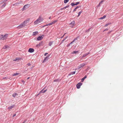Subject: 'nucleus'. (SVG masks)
<instances>
[{
  "label": "nucleus",
  "mask_w": 123,
  "mask_h": 123,
  "mask_svg": "<svg viewBox=\"0 0 123 123\" xmlns=\"http://www.w3.org/2000/svg\"><path fill=\"white\" fill-rule=\"evenodd\" d=\"M42 21V18L40 16H39L38 18L34 22V24L37 25L41 22Z\"/></svg>",
  "instance_id": "nucleus-1"
},
{
  "label": "nucleus",
  "mask_w": 123,
  "mask_h": 123,
  "mask_svg": "<svg viewBox=\"0 0 123 123\" xmlns=\"http://www.w3.org/2000/svg\"><path fill=\"white\" fill-rule=\"evenodd\" d=\"M8 35V34H6L4 35H3V34L1 35L0 37V40H4L7 37Z\"/></svg>",
  "instance_id": "nucleus-2"
},
{
  "label": "nucleus",
  "mask_w": 123,
  "mask_h": 123,
  "mask_svg": "<svg viewBox=\"0 0 123 123\" xmlns=\"http://www.w3.org/2000/svg\"><path fill=\"white\" fill-rule=\"evenodd\" d=\"M30 6V5L29 4H27L25 5L22 8V11L25 10L26 8H28Z\"/></svg>",
  "instance_id": "nucleus-3"
},
{
  "label": "nucleus",
  "mask_w": 123,
  "mask_h": 123,
  "mask_svg": "<svg viewBox=\"0 0 123 123\" xmlns=\"http://www.w3.org/2000/svg\"><path fill=\"white\" fill-rule=\"evenodd\" d=\"M82 85V83L81 82L78 83L76 85V88L79 89L80 88L81 86Z\"/></svg>",
  "instance_id": "nucleus-4"
},
{
  "label": "nucleus",
  "mask_w": 123,
  "mask_h": 123,
  "mask_svg": "<svg viewBox=\"0 0 123 123\" xmlns=\"http://www.w3.org/2000/svg\"><path fill=\"white\" fill-rule=\"evenodd\" d=\"M85 65V63H83L82 64H80L79 66H78V69H79L80 68H82L83 66Z\"/></svg>",
  "instance_id": "nucleus-5"
},
{
  "label": "nucleus",
  "mask_w": 123,
  "mask_h": 123,
  "mask_svg": "<svg viewBox=\"0 0 123 123\" xmlns=\"http://www.w3.org/2000/svg\"><path fill=\"white\" fill-rule=\"evenodd\" d=\"M24 26H25V25H23L22 23L21 25H19L17 27V28L18 29H20L23 28Z\"/></svg>",
  "instance_id": "nucleus-6"
},
{
  "label": "nucleus",
  "mask_w": 123,
  "mask_h": 123,
  "mask_svg": "<svg viewBox=\"0 0 123 123\" xmlns=\"http://www.w3.org/2000/svg\"><path fill=\"white\" fill-rule=\"evenodd\" d=\"M34 51V50L33 48H30L29 49L28 52H29L32 53Z\"/></svg>",
  "instance_id": "nucleus-7"
},
{
  "label": "nucleus",
  "mask_w": 123,
  "mask_h": 123,
  "mask_svg": "<svg viewBox=\"0 0 123 123\" xmlns=\"http://www.w3.org/2000/svg\"><path fill=\"white\" fill-rule=\"evenodd\" d=\"M29 21L28 20H26L25 21H24L22 23V24L23 25H25V26L27 25V24L28 23V22Z\"/></svg>",
  "instance_id": "nucleus-8"
},
{
  "label": "nucleus",
  "mask_w": 123,
  "mask_h": 123,
  "mask_svg": "<svg viewBox=\"0 0 123 123\" xmlns=\"http://www.w3.org/2000/svg\"><path fill=\"white\" fill-rule=\"evenodd\" d=\"M90 53V52H88V53H85L81 57L82 58H84V57H85L87 55H88Z\"/></svg>",
  "instance_id": "nucleus-9"
},
{
  "label": "nucleus",
  "mask_w": 123,
  "mask_h": 123,
  "mask_svg": "<svg viewBox=\"0 0 123 123\" xmlns=\"http://www.w3.org/2000/svg\"><path fill=\"white\" fill-rule=\"evenodd\" d=\"M43 38V37H42V36H40L37 38V39L38 41H40Z\"/></svg>",
  "instance_id": "nucleus-10"
},
{
  "label": "nucleus",
  "mask_w": 123,
  "mask_h": 123,
  "mask_svg": "<svg viewBox=\"0 0 123 123\" xmlns=\"http://www.w3.org/2000/svg\"><path fill=\"white\" fill-rule=\"evenodd\" d=\"M47 90L46 89V90H44V89H42L41 91L40 92V93H45L46 92V91Z\"/></svg>",
  "instance_id": "nucleus-11"
},
{
  "label": "nucleus",
  "mask_w": 123,
  "mask_h": 123,
  "mask_svg": "<svg viewBox=\"0 0 123 123\" xmlns=\"http://www.w3.org/2000/svg\"><path fill=\"white\" fill-rule=\"evenodd\" d=\"M69 5H68L66 6H65V7H64L63 8H61L60 9L61 10H63L64 9H66V8H68L69 7Z\"/></svg>",
  "instance_id": "nucleus-12"
},
{
  "label": "nucleus",
  "mask_w": 123,
  "mask_h": 123,
  "mask_svg": "<svg viewBox=\"0 0 123 123\" xmlns=\"http://www.w3.org/2000/svg\"><path fill=\"white\" fill-rule=\"evenodd\" d=\"M87 78V76L86 75H85V76L82 78L81 79V82H83L84 80L85 79H86Z\"/></svg>",
  "instance_id": "nucleus-13"
},
{
  "label": "nucleus",
  "mask_w": 123,
  "mask_h": 123,
  "mask_svg": "<svg viewBox=\"0 0 123 123\" xmlns=\"http://www.w3.org/2000/svg\"><path fill=\"white\" fill-rule=\"evenodd\" d=\"M38 34V31H35L33 33V34L32 35V36H36L37 34Z\"/></svg>",
  "instance_id": "nucleus-14"
},
{
  "label": "nucleus",
  "mask_w": 123,
  "mask_h": 123,
  "mask_svg": "<svg viewBox=\"0 0 123 123\" xmlns=\"http://www.w3.org/2000/svg\"><path fill=\"white\" fill-rule=\"evenodd\" d=\"M14 105H13L10 106H9L8 107L7 109H12L13 108L14 106Z\"/></svg>",
  "instance_id": "nucleus-15"
},
{
  "label": "nucleus",
  "mask_w": 123,
  "mask_h": 123,
  "mask_svg": "<svg viewBox=\"0 0 123 123\" xmlns=\"http://www.w3.org/2000/svg\"><path fill=\"white\" fill-rule=\"evenodd\" d=\"M75 71L72 72H70L69 74L68 75H70L71 74H75Z\"/></svg>",
  "instance_id": "nucleus-16"
},
{
  "label": "nucleus",
  "mask_w": 123,
  "mask_h": 123,
  "mask_svg": "<svg viewBox=\"0 0 123 123\" xmlns=\"http://www.w3.org/2000/svg\"><path fill=\"white\" fill-rule=\"evenodd\" d=\"M81 7V6H77L74 9V10L73 11V12H74L75 11H76V9H77L78 8H79V7Z\"/></svg>",
  "instance_id": "nucleus-17"
},
{
  "label": "nucleus",
  "mask_w": 123,
  "mask_h": 123,
  "mask_svg": "<svg viewBox=\"0 0 123 123\" xmlns=\"http://www.w3.org/2000/svg\"><path fill=\"white\" fill-rule=\"evenodd\" d=\"M61 80H60L59 79H58L56 80H55L53 81L54 82H59Z\"/></svg>",
  "instance_id": "nucleus-18"
},
{
  "label": "nucleus",
  "mask_w": 123,
  "mask_h": 123,
  "mask_svg": "<svg viewBox=\"0 0 123 123\" xmlns=\"http://www.w3.org/2000/svg\"><path fill=\"white\" fill-rule=\"evenodd\" d=\"M68 37V36H67L65 37L62 40V42L60 43V45Z\"/></svg>",
  "instance_id": "nucleus-19"
},
{
  "label": "nucleus",
  "mask_w": 123,
  "mask_h": 123,
  "mask_svg": "<svg viewBox=\"0 0 123 123\" xmlns=\"http://www.w3.org/2000/svg\"><path fill=\"white\" fill-rule=\"evenodd\" d=\"M9 46H8L6 45H5V46H4L3 47V48L4 49H9Z\"/></svg>",
  "instance_id": "nucleus-20"
},
{
  "label": "nucleus",
  "mask_w": 123,
  "mask_h": 123,
  "mask_svg": "<svg viewBox=\"0 0 123 123\" xmlns=\"http://www.w3.org/2000/svg\"><path fill=\"white\" fill-rule=\"evenodd\" d=\"M106 17V15H104L103 17H102L100 18H99V19H102L105 18Z\"/></svg>",
  "instance_id": "nucleus-21"
},
{
  "label": "nucleus",
  "mask_w": 123,
  "mask_h": 123,
  "mask_svg": "<svg viewBox=\"0 0 123 123\" xmlns=\"http://www.w3.org/2000/svg\"><path fill=\"white\" fill-rule=\"evenodd\" d=\"M51 25H52V24L51 22L50 23H49L48 24H47L46 25H44L43 26H42V27H44L46 26H50Z\"/></svg>",
  "instance_id": "nucleus-22"
},
{
  "label": "nucleus",
  "mask_w": 123,
  "mask_h": 123,
  "mask_svg": "<svg viewBox=\"0 0 123 123\" xmlns=\"http://www.w3.org/2000/svg\"><path fill=\"white\" fill-rule=\"evenodd\" d=\"M91 28H92V27L90 28H89V29H88L87 30H86L85 31V33L89 32V31H90V30L91 29Z\"/></svg>",
  "instance_id": "nucleus-23"
},
{
  "label": "nucleus",
  "mask_w": 123,
  "mask_h": 123,
  "mask_svg": "<svg viewBox=\"0 0 123 123\" xmlns=\"http://www.w3.org/2000/svg\"><path fill=\"white\" fill-rule=\"evenodd\" d=\"M53 43V41H50L49 42V45L51 46L52 44Z\"/></svg>",
  "instance_id": "nucleus-24"
},
{
  "label": "nucleus",
  "mask_w": 123,
  "mask_h": 123,
  "mask_svg": "<svg viewBox=\"0 0 123 123\" xmlns=\"http://www.w3.org/2000/svg\"><path fill=\"white\" fill-rule=\"evenodd\" d=\"M6 3H4L3 5L1 6V8H3L5 6H6Z\"/></svg>",
  "instance_id": "nucleus-25"
},
{
  "label": "nucleus",
  "mask_w": 123,
  "mask_h": 123,
  "mask_svg": "<svg viewBox=\"0 0 123 123\" xmlns=\"http://www.w3.org/2000/svg\"><path fill=\"white\" fill-rule=\"evenodd\" d=\"M47 57H45L44 58V60L43 61V62H46V61H47V60H48V59H47Z\"/></svg>",
  "instance_id": "nucleus-26"
},
{
  "label": "nucleus",
  "mask_w": 123,
  "mask_h": 123,
  "mask_svg": "<svg viewBox=\"0 0 123 123\" xmlns=\"http://www.w3.org/2000/svg\"><path fill=\"white\" fill-rule=\"evenodd\" d=\"M78 52V51H73L72 52L71 54H76Z\"/></svg>",
  "instance_id": "nucleus-27"
},
{
  "label": "nucleus",
  "mask_w": 123,
  "mask_h": 123,
  "mask_svg": "<svg viewBox=\"0 0 123 123\" xmlns=\"http://www.w3.org/2000/svg\"><path fill=\"white\" fill-rule=\"evenodd\" d=\"M82 12V10L79 12L78 13V16H77V17H78L80 16V15Z\"/></svg>",
  "instance_id": "nucleus-28"
},
{
  "label": "nucleus",
  "mask_w": 123,
  "mask_h": 123,
  "mask_svg": "<svg viewBox=\"0 0 123 123\" xmlns=\"http://www.w3.org/2000/svg\"><path fill=\"white\" fill-rule=\"evenodd\" d=\"M16 95H18L17 94V93H14L12 94V96L13 97H15V96Z\"/></svg>",
  "instance_id": "nucleus-29"
},
{
  "label": "nucleus",
  "mask_w": 123,
  "mask_h": 123,
  "mask_svg": "<svg viewBox=\"0 0 123 123\" xmlns=\"http://www.w3.org/2000/svg\"><path fill=\"white\" fill-rule=\"evenodd\" d=\"M70 25H73V26L75 25V22L74 21H72L70 23Z\"/></svg>",
  "instance_id": "nucleus-30"
},
{
  "label": "nucleus",
  "mask_w": 123,
  "mask_h": 123,
  "mask_svg": "<svg viewBox=\"0 0 123 123\" xmlns=\"http://www.w3.org/2000/svg\"><path fill=\"white\" fill-rule=\"evenodd\" d=\"M19 74V73H15V74H13L12 75V76H16V75H18Z\"/></svg>",
  "instance_id": "nucleus-31"
},
{
  "label": "nucleus",
  "mask_w": 123,
  "mask_h": 123,
  "mask_svg": "<svg viewBox=\"0 0 123 123\" xmlns=\"http://www.w3.org/2000/svg\"><path fill=\"white\" fill-rule=\"evenodd\" d=\"M43 42L42 41L39 44V45H40V46L43 45Z\"/></svg>",
  "instance_id": "nucleus-32"
},
{
  "label": "nucleus",
  "mask_w": 123,
  "mask_h": 123,
  "mask_svg": "<svg viewBox=\"0 0 123 123\" xmlns=\"http://www.w3.org/2000/svg\"><path fill=\"white\" fill-rule=\"evenodd\" d=\"M57 21H58L57 20H54V21H53L51 22L52 25L55 23L56 22H57Z\"/></svg>",
  "instance_id": "nucleus-33"
},
{
  "label": "nucleus",
  "mask_w": 123,
  "mask_h": 123,
  "mask_svg": "<svg viewBox=\"0 0 123 123\" xmlns=\"http://www.w3.org/2000/svg\"><path fill=\"white\" fill-rule=\"evenodd\" d=\"M69 1V0H64V3H66Z\"/></svg>",
  "instance_id": "nucleus-34"
},
{
  "label": "nucleus",
  "mask_w": 123,
  "mask_h": 123,
  "mask_svg": "<svg viewBox=\"0 0 123 123\" xmlns=\"http://www.w3.org/2000/svg\"><path fill=\"white\" fill-rule=\"evenodd\" d=\"M71 5L73 6H74L75 5V4L73 2L71 4Z\"/></svg>",
  "instance_id": "nucleus-35"
},
{
  "label": "nucleus",
  "mask_w": 123,
  "mask_h": 123,
  "mask_svg": "<svg viewBox=\"0 0 123 123\" xmlns=\"http://www.w3.org/2000/svg\"><path fill=\"white\" fill-rule=\"evenodd\" d=\"M8 0H2L1 1V3H4V2L6 1H7Z\"/></svg>",
  "instance_id": "nucleus-36"
},
{
  "label": "nucleus",
  "mask_w": 123,
  "mask_h": 123,
  "mask_svg": "<svg viewBox=\"0 0 123 123\" xmlns=\"http://www.w3.org/2000/svg\"><path fill=\"white\" fill-rule=\"evenodd\" d=\"M78 37L76 38H75L73 40V41L74 42L77 39V38Z\"/></svg>",
  "instance_id": "nucleus-37"
},
{
  "label": "nucleus",
  "mask_w": 123,
  "mask_h": 123,
  "mask_svg": "<svg viewBox=\"0 0 123 123\" xmlns=\"http://www.w3.org/2000/svg\"><path fill=\"white\" fill-rule=\"evenodd\" d=\"M80 2H76L75 3V5H77L78 4H79L80 3Z\"/></svg>",
  "instance_id": "nucleus-38"
},
{
  "label": "nucleus",
  "mask_w": 123,
  "mask_h": 123,
  "mask_svg": "<svg viewBox=\"0 0 123 123\" xmlns=\"http://www.w3.org/2000/svg\"><path fill=\"white\" fill-rule=\"evenodd\" d=\"M19 4V3H15L13 5V6L17 5V4Z\"/></svg>",
  "instance_id": "nucleus-39"
},
{
  "label": "nucleus",
  "mask_w": 123,
  "mask_h": 123,
  "mask_svg": "<svg viewBox=\"0 0 123 123\" xmlns=\"http://www.w3.org/2000/svg\"><path fill=\"white\" fill-rule=\"evenodd\" d=\"M39 46H40V45H39V44H38L36 45V47H37V48H38Z\"/></svg>",
  "instance_id": "nucleus-40"
},
{
  "label": "nucleus",
  "mask_w": 123,
  "mask_h": 123,
  "mask_svg": "<svg viewBox=\"0 0 123 123\" xmlns=\"http://www.w3.org/2000/svg\"><path fill=\"white\" fill-rule=\"evenodd\" d=\"M50 55H47L46 57H47V59H48L49 58V57L50 56Z\"/></svg>",
  "instance_id": "nucleus-41"
},
{
  "label": "nucleus",
  "mask_w": 123,
  "mask_h": 123,
  "mask_svg": "<svg viewBox=\"0 0 123 123\" xmlns=\"http://www.w3.org/2000/svg\"><path fill=\"white\" fill-rule=\"evenodd\" d=\"M103 0H102L100 2V3H99V4H100L101 3H102L103 2Z\"/></svg>",
  "instance_id": "nucleus-42"
},
{
  "label": "nucleus",
  "mask_w": 123,
  "mask_h": 123,
  "mask_svg": "<svg viewBox=\"0 0 123 123\" xmlns=\"http://www.w3.org/2000/svg\"><path fill=\"white\" fill-rule=\"evenodd\" d=\"M66 34V33H65L64 34V35H63L62 36V37H61V38H63L64 37V35H65V34Z\"/></svg>",
  "instance_id": "nucleus-43"
},
{
  "label": "nucleus",
  "mask_w": 123,
  "mask_h": 123,
  "mask_svg": "<svg viewBox=\"0 0 123 123\" xmlns=\"http://www.w3.org/2000/svg\"><path fill=\"white\" fill-rule=\"evenodd\" d=\"M27 65L28 66H30L31 65V64L30 63H29L27 64Z\"/></svg>",
  "instance_id": "nucleus-44"
},
{
  "label": "nucleus",
  "mask_w": 123,
  "mask_h": 123,
  "mask_svg": "<svg viewBox=\"0 0 123 123\" xmlns=\"http://www.w3.org/2000/svg\"><path fill=\"white\" fill-rule=\"evenodd\" d=\"M26 120H25L22 123H26Z\"/></svg>",
  "instance_id": "nucleus-45"
},
{
  "label": "nucleus",
  "mask_w": 123,
  "mask_h": 123,
  "mask_svg": "<svg viewBox=\"0 0 123 123\" xmlns=\"http://www.w3.org/2000/svg\"><path fill=\"white\" fill-rule=\"evenodd\" d=\"M73 42H74L73 41H72L69 44L70 45L72 44Z\"/></svg>",
  "instance_id": "nucleus-46"
},
{
  "label": "nucleus",
  "mask_w": 123,
  "mask_h": 123,
  "mask_svg": "<svg viewBox=\"0 0 123 123\" xmlns=\"http://www.w3.org/2000/svg\"><path fill=\"white\" fill-rule=\"evenodd\" d=\"M48 54V53H46L44 54V55L45 56H46V55H47Z\"/></svg>",
  "instance_id": "nucleus-47"
},
{
  "label": "nucleus",
  "mask_w": 123,
  "mask_h": 123,
  "mask_svg": "<svg viewBox=\"0 0 123 123\" xmlns=\"http://www.w3.org/2000/svg\"><path fill=\"white\" fill-rule=\"evenodd\" d=\"M70 45L69 44H68L67 45V47H68L70 46Z\"/></svg>",
  "instance_id": "nucleus-48"
},
{
  "label": "nucleus",
  "mask_w": 123,
  "mask_h": 123,
  "mask_svg": "<svg viewBox=\"0 0 123 123\" xmlns=\"http://www.w3.org/2000/svg\"><path fill=\"white\" fill-rule=\"evenodd\" d=\"M108 24H106L105 25V27H106L108 25Z\"/></svg>",
  "instance_id": "nucleus-49"
},
{
  "label": "nucleus",
  "mask_w": 123,
  "mask_h": 123,
  "mask_svg": "<svg viewBox=\"0 0 123 123\" xmlns=\"http://www.w3.org/2000/svg\"><path fill=\"white\" fill-rule=\"evenodd\" d=\"M18 59H17V58H16L14 60V61H16Z\"/></svg>",
  "instance_id": "nucleus-50"
},
{
  "label": "nucleus",
  "mask_w": 123,
  "mask_h": 123,
  "mask_svg": "<svg viewBox=\"0 0 123 123\" xmlns=\"http://www.w3.org/2000/svg\"><path fill=\"white\" fill-rule=\"evenodd\" d=\"M16 115V114H14L13 115V116H12V117H15V116Z\"/></svg>",
  "instance_id": "nucleus-51"
},
{
  "label": "nucleus",
  "mask_w": 123,
  "mask_h": 123,
  "mask_svg": "<svg viewBox=\"0 0 123 123\" xmlns=\"http://www.w3.org/2000/svg\"><path fill=\"white\" fill-rule=\"evenodd\" d=\"M108 30V29H106L105 30H104L103 31H107V30Z\"/></svg>",
  "instance_id": "nucleus-52"
},
{
  "label": "nucleus",
  "mask_w": 123,
  "mask_h": 123,
  "mask_svg": "<svg viewBox=\"0 0 123 123\" xmlns=\"http://www.w3.org/2000/svg\"><path fill=\"white\" fill-rule=\"evenodd\" d=\"M40 94V92L38 93L37 95H36V96L37 97V96L38 95H39Z\"/></svg>",
  "instance_id": "nucleus-53"
},
{
  "label": "nucleus",
  "mask_w": 123,
  "mask_h": 123,
  "mask_svg": "<svg viewBox=\"0 0 123 123\" xmlns=\"http://www.w3.org/2000/svg\"><path fill=\"white\" fill-rule=\"evenodd\" d=\"M107 24H108V25L111 24V23H108Z\"/></svg>",
  "instance_id": "nucleus-54"
},
{
  "label": "nucleus",
  "mask_w": 123,
  "mask_h": 123,
  "mask_svg": "<svg viewBox=\"0 0 123 123\" xmlns=\"http://www.w3.org/2000/svg\"><path fill=\"white\" fill-rule=\"evenodd\" d=\"M7 78L6 77H4L3 78V79H6Z\"/></svg>",
  "instance_id": "nucleus-55"
},
{
  "label": "nucleus",
  "mask_w": 123,
  "mask_h": 123,
  "mask_svg": "<svg viewBox=\"0 0 123 123\" xmlns=\"http://www.w3.org/2000/svg\"><path fill=\"white\" fill-rule=\"evenodd\" d=\"M22 82H23V83H24L25 82V81H24V80H22Z\"/></svg>",
  "instance_id": "nucleus-56"
},
{
  "label": "nucleus",
  "mask_w": 123,
  "mask_h": 123,
  "mask_svg": "<svg viewBox=\"0 0 123 123\" xmlns=\"http://www.w3.org/2000/svg\"><path fill=\"white\" fill-rule=\"evenodd\" d=\"M51 18V16H50L49 18L50 19Z\"/></svg>",
  "instance_id": "nucleus-57"
},
{
  "label": "nucleus",
  "mask_w": 123,
  "mask_h": 123,
  "mask_svg": "<svg viewBox=\"0 0 123 123\" xmlns=\"http://www.w3.org/2000/svg\"><path fill=\"white\" fill-rule=\"evenodd\" d=\"M42 36V37H44V35H43Z\"/></svg>",
  "instance_id": "nucleus-58"
},
{
  "label": "nucleus",
  "mask_w": 123,
  "mask_h": 123,
  "mask_svg": "<svg viewBox=\"0 0 123 123\" xmlns=\"http://www.w3.org/2000/svg\"><path fill=\"white\" fill-rule=\"evenodd\" d=\"M30 78V77H29L27 78V79H28Z\"/></svg>",
  "instance_id": "nucleus-59"
}]
</instances>
